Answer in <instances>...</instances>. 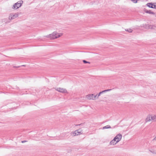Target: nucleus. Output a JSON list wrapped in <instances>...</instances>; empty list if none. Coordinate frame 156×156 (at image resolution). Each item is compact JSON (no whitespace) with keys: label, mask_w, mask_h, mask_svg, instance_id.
<instances>
[{"label":"nucleus","mask_w":156,"mask_h":156,"mask_svg":"<svg viewBox=\"0 0 156 156\" xmlns=\"http://www.w3.org/2000/svg\"><path fill=\"white\" fill-rule=\"evenodd\" d=\"M62 35L61 34L57 33L56 32H53L52 34L46 36L47 38H50L51 39H54L58 38Z\"/></svg>","instance_id":"obj_1"},{"label":"nucleus","mask_w":156,"mask_h":156,"mask_svg":"<svg viewBox=\"0 0 156 156\" xmlns=\"http://www.w3.org/2000/svg\"><path fill=\"white\" fill-rule=\"evenodd\" d=\"M23 3V1L22 0L19 1L13 5L12 8L14 9H16L20 7Z\"/></svg>","instance_id":"obj_2"},{"label":"nucleus","mask_w":156,"mask_h":156,"mask_svg":"<svg viewBox=\"0 0 156 156\" xmlns=\"http://www.w3.org/2000/svg\"><path fill=\"white\" fill-rule=\"evenodd\" d=\"M20 13H17L15 14L13 13L9 14V20H13L17 17L20 15Z\"/></svg>","instance_id":"obj_3"},{"label":"nucleus","mask_w":156,"mask_h":156,"mask_svg":"<svg viewBox=\"0 0 156 156\" xmlns=\"http://www.w3.org/2000/svg\"><path fill=\"white\" fill-rule=\"evenodd\" d=\"M97 96V95H95L93 94H91L86 95V97L88 99L94 100L95 99V98H96Z\"/></svg>","instance_id":"obj_4"},{"label":"nucleus","mask_w":156,"mask_h":156,"mask_svg":"<svg viewBox=\"0 0 156 156\" xmlns=\"http://www.w3.org/2000/svg\"><path fill=\"white\" fill-rule=\"evenodd\" d=\"M144 27H145L146 29H149L151 30L156 29V26L155 25L147 24L145 25Z\"/></svg>","instance_id":"obj_5"},{"label":"nucleus","mask_w":156,"mask_h":156,"mask_svg":"<svg viewBox=\"0 0 156 156\" xmlns=\"http://www.w3.org/2000/svg\"><path fill=\"white\" fill-rule=\"evenodd\" d=\"M122 138V135L120 133L117 134L114 138V139L118 143L121 139Z\"/></svg>","instance_id":"obj_6"},{"label":"nucleus","mask_w":156,"mask_h":156,"mask_svg":"<svg viewBox=\"0 0 156 156\" xmlns=\"http://www.w3.org/2000/svg\"><path fill=\"white\" fill-rule=\"evenodd\" d=\"M149 150L153 154H156V146H154L151 148H149Z\"/></svg>","instance_id":"obj_7"},{"label":"nucleus","mask_w":156,"mask_h":156,"mask_svg":"<svg viewBox=\"0 0 156 156\" xmlns=\"http://www.w3.org/2000/svg\"><path fill=\"white\" fill-rule=\"evenodd\" d=\"M55 90L58 91L62 93H67V91L66 89L61 88L60 87H58L56 88Z\"/></svg>","instance_id":"obj_8"},{"label":"nucleus","mask_w":156,"mask_h":156,"mask_svg":"<svg viewBox=\"0 0 156 156\" xmlns=\"http://www.w3.org/2000/svg\"><path fill=\"white\" fill-rule=\"evenodd\" d=\"M82 132L81 129H80L74 131V132L73 133V134L74 136L78 135L82 133Z\"/></svg>","instance_id":"obj_9"},{"label":"nucleus","mask_w":156,"mask_h":156,"mask_svg":"<svg viewBox=\"0 0 156 156\" xmlns=\"http://www.w3.org/2000/svg\"><path fill=\"white\" fill-rule=\"evenodd\" d=\"M147 5L149 8L156 9V5L154 4H153L152 3H148Z\"/></svg>","instance_id":"obj_10"},{"label":"nucleus","mask_w":156,"mask_h":156,"mask_svg":"<svg viewBox=\"0 0 156 156\" xmlns=\"http://www.w3.org/2000/svg\"><path fill=\"white\" fill-rule=\"evenodd\" d=\"M117 143V142L116 141V140L114 138L113 140H112L110 143V144L111 145H115Z\"/></svg>","instance_id":"obj_11"},{"label":"nucleus","mask_w":156,"mask_h":156,"mask_svg":"<svg viewBox=\"0 0 156 156\" xmlns=\"http://www.w3.org/2000/svg\"><path fill=\"white\" fill-rule=\"evenodd\" d=\"M151 115H148L146 119V122H147L151 121L152 119H151Z\"/></svg>","instance_id":"obj_12"},{"label":"nucleus","mask_w":156,"mask_h":156,"mask_svg":"<svg viewBox=\"0 0 156 156\" xmlns=\"http://www.w3.org/2000/svg\"><path fill=\"white\" fill-rule=\"evenodd\" d=\"M151 119L154 121H156V115H151Z\"/></svg>","instance_id":"obj_13"},{"label":"nucleus","mask_w":156,"mask_h":156,"mask_svg":"<svg viewBox=\"0 0 156 156\" xmlns=\"http://www.w3.org/2000/svg\"><path fill=\"white\" fill-rule=\"evenodd\" d=\"M146 12L147 13H149L150 14H155V13L153 12H152L151 10H147L146 11Z\"/></svg>","instance_id":"obj_14"},{"label":"nucleus","mask_w":156,"mask_h":156,"mask_svg":"<svg viewBox=\"0 0 156 156\" xmlns=\"http://www.w3.org/2000/svg\"><path fill=\"white\" fill-rule=\"evenodd\" d=\"M111 128L110 126V125H108L105 126L103 127V129H109V128Z\"/></svg>","instance_id":"obj_15"},{"label":"nucleus","mask_w":156,"mask_h":156,"mask_svg":"<svg viewBox=\"0 0 156 156\" xmlns=\"http://www.w3.org/2000/svg\"><path fill=\"white\" fill-rule=\"evenodd\" d=\"M125 30L129 33H131L133 31V30L131 29H129L127 30L125 29Z\"/></svg>","instance_id":"obj_16"},{"label":"nucleus","mask_w":156,"mask_h":156,"mask_svg":"<svg viewBox=\"0 0 156 156\" xmlns=\"http://www.w3.org/2000/svg\"><path fill=\"white\" fill-rule=\"evenodd\" d=\"M103 93L104 92H103V91L101 92H100L98 94H97V96L96 98H98L101 95V94Z\"/></svg>","instance_id":"obj_17"},{"label":"nucleus","mask_w":156,"mask_h":156,"mask_svg":"<svg viewBox=\"0 0 156 156\" xmlns=\"http://www.w3.org/2000/svg\"><path fill=\"white\" fill-rule=\"evenodd\" d=\"M112 90V89L105 90L103 91V92L104 93L108 91H111Z\"/></svg>","instance_id":"obj_18"},{"label":"nucleus","mask_w":156,"mask_h":156,"mask_svg":"<svg viewBox=\"0 0 156 156\" xmlns=\"http://www.w3.org/2000/svg\"><path fill=\"white\" fill-rule=\"evenodd\" d=\"M83 63H90V62H87V61H86L85 60H83Z\"/></svg>","instance_id":"obj_19"},{"label":"nucleus","mask_w":156,"mask_h":156,"mask_svg":"<svg viewBox=\"0 0 156 156\" xmlns=\"http://www.w3.org/2000/svg\"><path fill=\"white\" fill-rule=\"evenodd\" d=\"M153 141H156V136L153 139Z\"/></svg>","instance_id":"obj_20"},{"label":"nucleus","mask_w":156,"mask_h":156,"mask_svg":"<svg viewBox=\"0 0 156 156\" xmlns=\"http://www.w3.org/2000/svg\"><path fill=\"white\" fill-rule=\"evenodd\" d=\"M26 141H25V140L22 141V143H25V142H26Z\"/></svg>","instance_id":"obj_21"}]
</instances>
